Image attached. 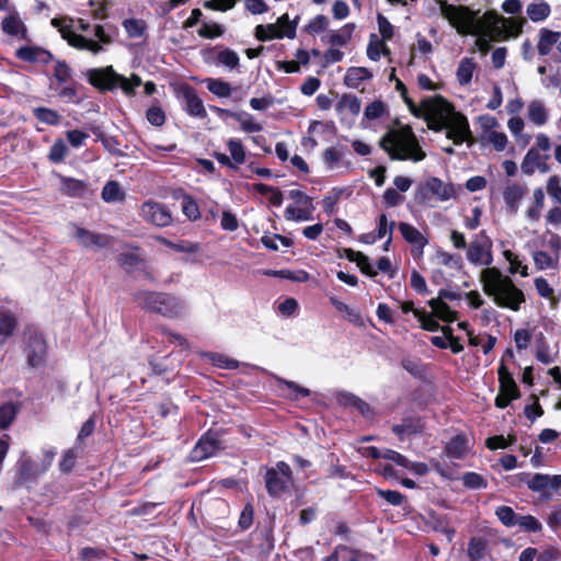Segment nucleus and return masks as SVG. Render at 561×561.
<instances>
[{
	"label": "nucleus",
	"mask_w": 561,
	"mask_h": 561,
	"mask_svg": "<svg viewBox=\"0 0 561 561\" xmlns=\"http://www.w3.org/2000/svg\"><path fill=\"white\" fill-rule=\"evenodd\" d=\"M413 115L424 119L427 128L434 133L445 130L446 138L455 146L467 144L471 147L476 144L467 116L440 94L424 98Z\"/></svg>",
	"instance_id": "nucleus-1"
},
{
	"label": "nucleus",
	"mask_w": 561,
	"mask_h": 561,
	"mask_svg": "<svg viewBox=\"0 0 561 561\" xmlns=\"http://www.w3.org/2000/svg\"><path fill=\"white\" fill-rule=\"evenodd\" d=\"M480 280L484 294L491 297L500 308L518 311L526 301L525 295L513 282L496 267H486L481 272Z\"/></svg>",
	"instance_id": "nucleus-2"
},
{
	"label": "nucleus",
	"mask_w": 561,
	"mask_h": 561,
	"mask_svg": "<svg viewBox=\"0 0 561 561\" xmlns=\"http://www.w3.org/2000/svg\"><path fill=\"white\" fill-rule=\"evenodd\" d=\"M378 145L391 160L419 162L426 158V153L410 125L389 129L380 138Z\"/></svg>",
	"instance_id": "nucleus-3"
},
{
	"label": "nucleus",
	"mask_w": 561,
	"mask_h": 561,
	"mask_svg": "<svg viewBox=\"0 0 561 561\" xmlns=\"http://www.w3.org/2000/svg\"><path fill=\"white\" fill-rule=\"evenodd\" d=\"M134 301L147 312L158 313L168 319H175L182 314V301L168 293L152 290H138L134 294Z\"/></svg>",
	"instance_id": "nucleus-4"
},
{
	"label": "nucleus",
	"mask_w": 561,
	"mask_h": 561,
	"mask_svg": "<svg viewBox=\"0 0 561 561\" xmlns=\"http://www.w3.org/2000/svg\"><path fill=\"white\" fill-rule=\"evenodd\" d=\"M435 2L438 4L443 18L448 20L459 34H472V26L479 11H473L467 5L451 4L446 0H435Z\"/></svg>",
	"instance_id": "nucleus-5"
},
{
	"label": "nucleus",
	"mask_w": 561,
	"mask_h": 561,
	"mask_svg": "<svg viewBox=\"0 0 561 561\" xmlns=\"http://www.w3.org/2000/svg\"><path fill=\"white\" fill-rule=\"evenodd\" d=\"M511 484L514 486L526 484L530 491L550 497L552 492H557L561 488V474L519 472L512 477Z\"/></svg>",
	"instance_id": "nucleus-6"
},
{
	"label": "nucleus",
	"mask_w": 561,
	"mask_h": 561,
	"mask_svg": "<svg viewBox=\"0 0 561 561\" xmlns=\"http://www.w3.org/2000/svg\"><path fill=\"white\" fill-rule=\"evenodd\" d=\"M26 360L30 367L38 368L47 359V342L44 334L34 327H26L23 333Z\"/></svg>",
	"instance_id": "nucleus-7"
},
{
	"label": "nucleus",
	"mask_w": 561,
	"mask_h": 561,
	"mask_svg": "<svg viewBox=\"0 0 561 561\" xmlns=\"http://www.w3.org/2000/svg\"><path fill=\"white\" fill-rule=\"evenodd\" d=\"M293 481V471L285 461H278L276 468H270L265 473V488L270 496L279 497Z\"/></svg>",
	"instance_id": "nucleus-8"
},
{
	"label": "nucleus",
	"mask_w": 561,
	"mask_h": 561,
	"mask_svg": "<svg viewBox=\"0 0 561 561\" xmlns=\"http://www.w3.org/2000/svg\"><path fill=\"white\" fill-rule=\"evenodd\" d=\"M224 448L220 432L210 428L198 438L190 453V459L198 462L215 456L218 450Z\"/></svg>",
	"instance_id": "nucleus-9"
},
{
	"label": "nucleus",
	"mask_w": 561,
	"mask_h": 561,
	"mask_svg": "<svg viewBox=\"0 0 561 561\" xmlns=\"http://www.w3.org/2000/svg\"><path fill=\"white\" fill-rule=\"evenodd\" d=\"M139 215L147 224L159 228L169 227L173 222V216L169 207L152 199L141 204Z\"/></svg>",
	"instance_id": "nucleus-10"
},
{
	"label": "nucleus",
	"mask_w": 561,
	"mask_h": 561,
	"mask_svg": "<svg viewBox=\"0 0 561 561\" xmlns=\"http://www.w3.org/2000/svg\"><path fill=\"white\" fill-rule=\"evenodd\" d=\"M420 194L423 202L430 199L431 195L445 202L456 195V188L453 183H445L437 176H430L425 184L420 187Z\"/></svg>",
	"instance_id": "nucleus-11"
},
{
	"label": "nucleus",
	"mask_w": 561,
	"mask_h": 561,
	"mask_svg": "<svg viewBox=\"0 0 561 561\" xmlns=\"http://www.w3.org/2000/svg\"><path fill=\"white\" fill-rule=\"evenodd\" d=\"M480 237L484 238V242L472 241L467 250V259L471 264L474 265H486L489 266L492 261V241L486 237L485 231L482 230L479 233Z\"/></svg>",
	"instance_id": "nucleus-12"
},
{
	"label": "nucleus",
	"mask_w": 561,
	"mask_h": 561,
	"mask_svg": "<svg viewBox=\"0 0 561 561\" xmlns=\"http://www.w3.org/2000/svg\"><path fill=\"white\" fill-rule=\"evenodd\" d=\"M503 16L499 15L496 11H486L481 18L477 14L476 21L472 26V34L482 32L492 33V39H499L500 35L504 33L499 27V23L503 22Z\"/></svg>",
	"instance_id": "nucleus-13"
},
{
	"label": "nucleus",
	"mask_w": 561,
	"mask_h": 561,
	"mask_svg": "<svg viewBox=\"0 0 561 561\" xmlns=\"http://www.w3.org/2000/svg\"><path fill=\"white\" fill-rule=\"evenodd\" d=\"M115 72L113 66L90 69L87 73L88 82L99 91L113 92L115 91Z\"/></svg>",
	"instance_id": "nucleus-14"
},
{
	"label": "nucleus",
	"mask_w": 561,
	"mask_h": 561,
	"mask_svg": "<svg viewBox=\"0 0 561 561\" xmlns=\"http://www.w3.org/2000/svg\"><path fill=\"white\" fill-rule=\"evenodd\" d=\"M181 94L185 100V111L192 117L206 118L207 112L204 106L203 100L198 96L194 87L184 83L181 87Z\"/></svg>",
	"instance_id": "nucleus-15"
},
{
	"label": "nucleus",
	"mask_w": 561,
	"mask_h": 561,
	"mask_svg": "<svg viewBox=\"0 0 561 561\" xmlns=\"http://www.w3.org/2000/svg\"><path fill=\"white\" fill-rule=\"evenodd\" d=\"M15 57L25 62L43 65H48L55 59L50 50L41 46H21L15 50Z\"/></svg>",
	"instance_id": "nucleus-16"
},
{
	"label": "nucleus",
	"mask_w": 561,
	"mask_h": 561,
	"mask_svg": "<svg viewBox=\"0 0 561 561\" xmlns=\"http://www.w3.org/2000/svg\"><path fill=\"white\" fill-rule=\"evenodd\" d=\"M73 237L83 248H106L110 245L112 237L105 233L92 232L83 227L75 226Z\"/></svg>",
	"instance_id": "nucleus-17"
},
{
	"label": "nucleus",
	"mask_w": 561,
	"mask_h": 561,
	"mask_svg": "<svg viewBox=\"0 0 561 561\" xmlns=\"http://www.w3.org/2000/svg\"><path fill=\"white\" fill-rule=\"evenodd\" d=\"M1 30L4 34L18 37L19 39L30 41L28 31L25 23L20 18L16 10L4 16L1 21Z\"/></svg>",
	"instance_id": "nucleus-18"
},
{
	"label": "nucleus",
	"mask_w": 561,
	"mask_h": 561,
	"mask_svg": "<svg viewBox=\"0 0 561 561\" xmlns=\"http://www.w3.org/2000/svg\"><path fill=\"white\" fill-rule=\"evenodd\" d=\"M425 428V422L422 416H404L401 424H394L392 433L401 440L404 436L422 434Z\"/></svg>",
	"instance_id": "nucleus-19"
},
{
	"label": "nucleus",
	"mask_w": 561,
	"mask_h": 561,
	"mask_svg": "<svg viewBox=\"0 0 561 561\" xmlns=\"http://www.w3.org/2000/svg\"><path fill=\"white\" fill-rule=\"evenodd\" d=\"M470 450L469 439L465 433L451 437L444 446V454L449 459H463Z\"/></svg>",
	"instance_id": "nucleus-20"
},
{
	"label": "nucleus",
	"mask_w": 561,
	"mask_h": 561,
	"mask_svg": "<svg viewBox=\"0 0 561 561\" xmlns=\"http://www.w3.org/2000/svg\"><path fill=\"white\" fill-rule=\"evenodd\" d=\"M548 159V154L541 156L538 150L531 148L524 157L520 165L522 172L526 175H533L535 170L538 169L541 173H546L549 171Z\"/></svg>",
	"instance_id": "nucleus-21"
},
{
	"label": "nucleus",
	"mask_w": 561,
	"mask_h": 561,
	"mask_svg": "<svg viewBox=\"0 0 561 561\" xmlns=\"http://www.w3.org/2000/svg\"><path fill=\"white\" fill-rule=\"evenodd\" d=\"M527 192L528 188L526 185L517 182L510 183L503 191V199L506 209L512 214H516L519 208V202Z\"/></svg>",
	"instance_id": "nucleus-22"
},
{
	"label": "nucleus",
	"mask_w": 561,
	"mask_h": 561,
	"mask_svg": "<svg viewBox=\"0 0 561 561\" xmlns=\"http://www.w3.org/2000/svg\"><path fill=\"white\" fill-rule=\"evenodd\" d=\"M174 199H182V213L190 221H196L201 218L199 206L194 197L183 188L173 192Z\"/></svg>",
	"instance_id": "nucleus-23"
},
{
	"label": "nucleus",
	"mask_w": 561,
	"mask_h": 561,
	"mask_svg": "<svg viewBox=\"0 0 561 561\" xmlns=\"http://www.w3.org/2000/svg\"><path fill=\"white\" fill-rule=\"evenodd\" d=\"M337 402L343 407L356 409L366 419H371L375 415L369 403L351 392L339 393Z\"/></svg>",
	"instance_id": "nucleus-24"
},
{
	"label": "nucleus",
	"mask_w": 561,
	"mask_h": 561,
	"mask_svg": "<svg viewBox=\"0 0 561 561\" xmlns=\"http://www.w3.org/2000/svg\"><path fill=\"white\" fill-rule=\"evenodd\" d=\"M497 376H499V383H500L499 391L511 394L512 397H516V398L520 397V390H519L517 383L515 382L512 373L508 370V368L504 364L503 359L501 360V364L497 368Z\"/></svg>",
	"instance_id": "nucleus-25"
},
{
	"label": "nucleus",
	"mask_w": 561,
	"mask_h": 561,
	"mask_svg": "<svg viewBox=\"0 0 561 561\" xmlns=\"http://www.w3.org/2000/svg\"><path fill=\"white\" fill-rule=\"evenodd\" d=\"M561 557L559 549L549 547L541 552L536 548L528 547L519 554V561H557Z\"/></svg>",
	"instance_id": "nucleus-26"
},
{
	"label": "nucleus",
	"mask_w": 561,
	"mask_h": 561,
	"mask_svg": "<svg viewBox=\"0 0 561 561\" xmlns=\"http://www.w3.org/2000/svg\"><path fill=\"white\" fill-rule=\"evenodd\" d=\"M60 192L69 197H82L88 188L84 181L59 174Z\"/></svg>",
	"instance_id": "nucleus-27"
},
{
	"label": "nucleus",
	"mask_w": 561,
	"mask_h": 561,
	"mask_svg": "<svg viewBox=\"0 0 561 561\" xmlns=\"http://www.w3.org/2000/svg\"><path fill=\"white\" fill-rule=\"evenodd\" d=\"M18 328V318L9 310L0 311V345H4Z\"/></svg>",
	"instance_id": "nucleus-28"
},
{
	"label": "nucleus",
	"mask_w": 561,
	"mask_h": 561,
	"mask_svg": "<svg viewBox=\"0 0 561 561\" xmlns=\"http://www.w3.org/2000/svg\"><path fill=\"white\" fill-rule=\"evenodd\" d=\"M427 304L432 308L434 316L439 320L451 323L458 319V312L451 310L448 304L440 300V298H432Z\"/></svg>",
	"instance_id": "nucleus-29"
},
{
	"label": "nucleus",
	"mask_w": 561,
	"mask_h": 561,
	"mask_svg": "<svg viewBox=\"0 0 561 561\" xmlns=\"http://www.w3.org/2000/svg\"><path fill=\"white\" fill-rule=\"evenodd\" d=\"M561 37L560 32L551 31L549 28H541L539 31V41L537 49L540 56H547L552 50V47L558 44Z\"/></svg>",
	"instance_id": "nucleus-30"
},
{
	"label": "nucleus",
	"mask_w": 561,
	"mask_h": 561,
	"mask_svg": "<svg viewBox=\"0 0 561 561\" xmlns=\"http://www.w3.org/2000/svg\"><path fill=\"white\" fill-rule=\"evenodd\" d=\"M373 78V73L365 67H350L344 76V84L357 89L359 84Z\"/></svg>",
	"instance_id": "nucleus-31"
},
{
	"label": "nucleus",
	"mask_w": 561,
	"mask_h": 561,
	"mask_svg": "<svg viewBox=\"0 0 561 561\" xmlns=\"http://www.w3.org/2000/svg\"><path fill=\"white\" fill-rule=\"evenodd\" d=\"M114 80L115 90L119 88L127 96H134L136 94V88L142 84L140 76L136 73H133L130 78H126L125 76L115 72Z\"/></svg>",
	"instance_id": "nucleus-32"
},
{
	"label": "nucleus",
	"mask_w": 561,
	"mask_h": 561,
	"mask_svg": "<svg viewBox=\"0 0 561 561\" xmlns=\"http://www.w3.org/2000/svg\"><path fill=\"white\" fill-rule=\"evenodd\" d=\"M335 111L339 115L350 113L352 116H357L360 112V101L354 94H343L335 104Z\"/></svg>",
	"instance_id": "nucleus-33"
},
{
	"label": "nucleus",
	"mask_w": 561,
	"mask_h": 561,
	"mask_svg": "<svg viewBox=\"0 0 561 561\" xmlns=\"http://www.w3.org/2000/svg\"><path fill=\"white\" fill-rule=\"evenodd\" d=\"M399 231L402 234V238L410 244L413 245H426L428 240L425 238L422 232L416 229L414 226L408 222H400L398 225Z\"/></svg>",
	"instance_id": "nucleus-34"
},
{
	"label": "nucleus",
	"mask_w": 561,
	"mask_h": 561,
	"mask_svg": "<svg viewBox=\"0 0 561 561\" xmlns=\"http://www.w3.org/2000/svg\"><path fill=\"white\" fill-rule=\"evenodd\" d=\"M528 119L537 126H542L548 121V111L545 104L539 100H534L528 104Z\"/></svg>",
	"instance_id": "nucleus-35"
},
{
	"label": "nucleus",
	"mask_w": 561,
	"mask_h": 561,
	"mask_svg": "<svg viewBox=\"0 0 561 561\" xmlns=\"http://www.w3.org/2000/svg\"><path fill=\"white\" fill-rule=\"evenodd\" d=\"M488 542L482 537H472L468 542L467 556L470 561H480L486 554Z\"/></svg>",
	"instance_id": "nucleus-36"
},
{
	"label": "nucleus",
	"mask_w": 561,
	"mask_h": 561,
	"mask_svg": "<svg viewBox=\"0 0 561 561\" xmlns=\"http://www.w3.org/2000/svg\"><path fill=\"white\" fill-rule=\"evenodd\" d=\"M116 262L127 273L133 272L139 265L146 264V260L136 252H122L116 256Z\"/></svg>",
	"instance_id": "nucleus-37"
},
{
	"label": "nucleus",
	"mask_w": 561,
	"mask_h": 561,
	"mask_svg": "<svg viewBox=\"0 0 561 561\" xmlns=\"http://www.w3.org/2000/svg\"><path fill=\"white\" fill-rule=\"evenodd\" d=\"M20 411V405L14 402H4L0 404V431L7 430L15 420Z\"/></svg>",
	"instance_id": "nucleus-38"
},
{
	"label": "nucleus",
	"mask_w": 561,
	"mask_h": 561,
	"mask_svg": "<svg viewBox=\"0 0 561 561\" xmlns=\"http://www.w3.org/2000/svg\"><path fill=\"white\" fill-rule=\"evenodd\" d=\"M34 117L48 126H58L61 122V115L53 108L39 106L33 110Z\"/></svg>",
	"instance_id": "nucleus-39"
},
{
	"label": "nucleus",
	"mask_w": 561,
	"mask_h": 561,
	"mask_svg": "<svg viewBox=\"0 0 561 561\" xmlns=\"http://www.w3.org/2000/svg\"><path fill=\"white\" fill-rule=\"evenodd\" d=\"M476 67L477 65L472 58L465 57L460 60L456 76L461 85H467L471 82Z\"/></svg>",
	"instance_id": "nucleus-40"
},
{
	"label": "nucleus",
	"mask_w": 561,
	"mask_h": 561,
	"mask_svg": "<svg viewBox=\"0 0 561 561\" xmlns=\"http://www.w3.org/2000/svg\"><path fill=\"white\" fill-rule=\"evenodd\" d=\"M158 242L172 249L179 253H195L198 251V243L191 242L188 240H180L179 242H173L164 237H158Z\"/></svg>",
	"instance_id": "nucleus-41"
},
{
	"label": "nucleus",
	"mask_w": 561,
	"mask_h": 561,
	"mask_svg": "<svg viewBox=\"0 0 561 561\" xmlns=\"http://www.w3.org/2000/svg\"><path fill=\"white\" fill-rule=\"evenodd\" d=\"M550 5L545 2H531L527 7V15L533 22H540L550 15Z\"/></svg>",
	"instance_id": "nucleus-42"
},
{
	"label": "nucleus",
	"mask_w": 561,
	"mask_h": 561,
	"mask_svg": "<svg viewBox=\"0 0 561 561\" xmlns=\"http://www.w3.org/2000/svg\"><path fill=\"white\" fill-rule=\"evenodd\" d=\"M516 526L520 531L528 534H536L542 530V524L538 518L533 515H519L517 516Z\"/></svg>",
	"instance_id": "nucleus-43"
},
{
	"label": "nucleus",
	"mask_w": 561,
	"mask_h": 561,
	"mask_svg": "<svg viewBox=\"0 0 561 561\" xmlns=\"http://www.w3.org/2000/svg\"><path fill=\"white\" fill-rule=\"evenodd\" d=\"M206 85L210 93L218 98H228L231 95L232 88L229 82L222 79H206Z\"/></svg>",
	"instance_id": "nucleus-44"
},
{
	"label": "nucleus",
	"mask_w": 561,
	"mask_h": 561,
	"mask_svg": "<svg viewBox=\"0 0 561 561\" xmlns=\"http://www.w3.org/2000/svg\"><path fill=\"white\" fill-rule=\"evenodd\" d=\"M314 206H301L300 208L289 205L285 210V217L288 220L304 221L312 219Z\"/></svg>",
	"instance_id": "nucleus-45"
},
{
	"label": "nucleus",
	"mask_w": 561,
	"mask_h": 561,
	"mask_svg": "<svg viewBox=\"0 0 561 561\" xmlns=\"http://www.w3.org/2000/svg\"><path fill=\"white\" fill-rule=\"evenodd\" d=\"M254 35L261 42H267L274 38H283V34L279 33V27L275 23L267 25H256Z\"/></svg>",
	"instance_id": "nucleus-46"
},
{
	"label": "nucleus",
	"mask_w": 561,
	"mask_h": 561,
	"mask_svg": "<svg viewBox=\"0 0 561 561\" xmlns=\"http://www.w3.org/2000/svg\"><path fill=\"white\" fill-rule=\"evenodd\" d=\"M227 147L231 156V160L236 163L237 167L239 164H243L247 159L245 149L240 139L231 138L227 141Z\"/></svg>",
	"instance_id": "nucleus-47"
},
{
	"label": "nucleus",
	"mask_w": 561,
	"mask_h": 561,
	"mask_svg": "<svg viewBox=\"0 0 561 561\" xmlns=\"http://www.w3.org/2000/svg\"><path fill=\"white\" fill-rule=\"evenodd\" d=\"M414 317L419 320L420 327L425 331L436 332L440 329V324L435 319L434 313H428L423 309L414 311Z\"/></svg>",
	"instance_id": "nucleus-48"
},
{
	"label": "nucleus",
	"mask_w": 561,
	"mask_h": 561,
	"mask_svg": "<svg viewBox=\"0 0 561 561\" xmlns=\"http://www.w3.org/2000/svg\"><path fill=\"white\" fill-rule=\"evenodd\" d=\"M279 386L282 389L286 388L289 390L288 398L290 400H298L300 398H307L311 394V391L308 388H305L295 381L279 379Z\"/></svg>",
	"instance_id": "nucleus-49"
},
{
	"label": "nucleus",
	"mask_w": 561,
	"mask_h": 561,
	"mask_svg": "<svg viewBox=\"0 0 561 561\" xmlns=\"http://www.w3.org/2000/svg\"><path fill=\"white\" fill-rule=\"evenodd\" d=\"M495 516L507 528L516 527L518 514L507 505H501L495 508Z\"/></svg>",
	"instance_id": "nucleus-50"
},
{
	"label": "nucleus",
	"mask_w": 561,
	"mask_h": 561,
	"mask_svg": "<svg viewBox=\"0 0 561 561\" xmlns=\"http://www.w3.org/2000/svg\"><path fill=\"white\" fill-rule=\"evenodd\" d=\"M298 19L299 18H296L294 21H290L287 13L283 14L277 19L275 24L278 25L279 33L283 34V37H287L290 39L296 37Z\"/></svg>",
	"instance_id": "nucleus-51"
},
{
	"label": "nucleus",
	"mask_w": 561,
	"mask_h": 561,
	"mask_svg": "<svg viewBox=\"0 0 561 561\" xmlns=\"http://www.w3.org/2000/svg\"><path fill=\"white\" fill-rule=\"evenodd\" d=\"M535 265L538 270L556 268L558 266L559 259L554 255H550L546 251H535L533 253Z\"/></svg>",
	"instance_id": "nucleus-52"
},
{
	"label": "nucleus",
	"mask_w": 561,
	"mask_h": 561,
	"mask_svg": "<svg viewBox=\"0 0 561 561\" xmlns=\"http://www.w3.org/2000/svg\"><path fill=\"white\" fill-rule=\"evenodd\" d=\"M354 24L347 23L341 31L332 32L329 36V43L332 46H344L352 37Z\"/></svg>",
	"instance_id": "nucleus-53"
},
{
	"label": "nucleus",
	"mask_w": 561,
	"mask_h": 561,
	"mask_svg": "<svg viewBox=\"0 0 561 561\" xmlns=\"http://www.w3.org/2000/svg\"><path fill=\"white\" fill-rule=\"evenodd\" d=\"M69 149L64 141V139L58 138L55 140V142L51 145L48 153V160L51 163H61L65 161L66 156L68 154Z\"/></svg>",
	"instance_id": "nucleus-54"
},
{
	"label": "nucleus",
	"mask_w": 561,
	"mask_h": 561,
	"mask_svg": "<svg viewBox=\"0 0 561 561\" xmlns=\"http://www.w3.org/2000/svg\"><path fill=\"white\" fill-rule=\"evenodd\" d=\"M344 147H330L327 148L322 154V160L329 169L337 167L344 154Z\"/></svg>",
	"instance_id": "nucleus-55"
},
{
	"label": "nucleus",
	"mask_w": 561,
	"mask_h": 561,
	"mask_svg": "<svg viewBox=\"0 0 561 561\" xmlns=\"http://www.w3.org/2000/svg\"><path fill=\"white\" fill-rule=\"evenodd\" d=\"M516 435H508L507 437H504L503 435H494L485 439V446L490 450L505 449L516 443Z\"/></svg>",
	"instance_id": "nucleus-56"
},
{
	"label": "nucleus",
	"mask_w": 561,
	"mask_h": 561,
	"mask_svg": "<svg viewBox=\"0 0 561 561\" xmlns=\"http://www.w3.org/2000/svg\"><path fill=\"white\" fill-rule=\"evenodd\" d=\"M101 196L104 202L112 203L122 199L124 197V193L122 192L118 182L108 181L103 186Z\"/></svg>",
	"instance_id": "nucleus-57"
},
{
	"label": "nucleus",
	"mask_w": 561,
	"mask_h": 561,
	"mask_svg": "<svg viewBox=\"0 0 561 561\" xmlns=\"http://www.w3.org/2000/svg\"><path fill=\"white\" fill-rule=\"evenodd\" d=\"M78 451L76 448H69L62 453L59 460V470L64 474H69L76 467Z\"/></svg>",
	"instance_id": "nucleus-58"
},
{
	"label": "nucleus",
	"mask_w": 561,
	"mask_h": 561,
	"mask_svg": "<svg viewBox=\"0 0 561 561\" xmlns=\"http://www.w3.org/2000/svg\"><path fill=\"white\" fill-rule=\"evenodd\" d=\"M267 276L279 277L284 279L295 280V282H306L309 278V274L306 271L293 272L289 270H268L264 273Z\"/></svg>",
	"instance_id": "nucleus-59"
},
{
	"label": "nucleus",
	"mask_w": 561,
	"mask_h": 561,
	"mask_svg": "<svg viewBox=\"0 0 561 561\" xmlns=\"http://www.w3.org/2000/svg\"><path fill=\"white\" fill-rule=\"evenodd\" d=\"M123 26L128 34L129 37L136 38L141 37L147 28L146 22L144 20L137 19H126L123 21Z\"/></svg>",
	"instance_id": "nucleus-60"
},
{
	"label": "nucleus",
	"mask_w": 561,
	"mask_h": 561,
	"mask_svg": "<svg viewBox=\"0 0 561 561\" xmlns=\"http://www.w3.org/2000/svg\"><path fill=\"white\" fill-rule=\"evenodd\" d=\"M503 25L505 27L504 33L500 35L499 39H506L510 36H518L523 31L524 20L511 18L503 19Z\"/></svg>",
	"instance_id": "nucleus-61"
},
{
	"label": "nucleus",
	"mask_w": 561,
	"mask_h": 561,
	"mask_svg": "<svg viewBox=\"0 0 561 561\" xmlns=\"http://www.w3.org/2000/svg\"><path fill=\"white\" fill-rule=\"evenodd\" d=\"M62 39L67 41L68 45L79 49V50H85L89 38L81 34H77L71 30H65L61 32Z\"/></svg>",
	"instance_id": "nucleus-62"
},
{
	"label": "nucleus",
	"mask_w": 561,
	"mask_h": 561,
	"mask_svg": "<svg viewBox=\"0 0 561 561\" xmlns=\"http://www.w3.org/2000/svg\"><path fill=\"white\" fill-rule=\"evenodd\" d=\"M225 33V28L222 25L211 22V23H203L198 28L197 34L203 38H216L222 36Z\"/></svg>",
	"instance_id": "nucleus-63"
},
{
	"label": "nucleus",
	"mask_w": 561,
	"mask_h": 561,
	"mask_svg": "<svg viewBox=\"0 0 561 561\" xmlns=\"http://www.w3.org/2000/svg\"><path fill=\"white\" fill-rule=\"evenodd\" d=\"M462 483L468 489H485L488 486V481L484 477L477 472H466L462 476Z\"/></svg>",
	"instance_id": "nucleus-64"
}]
</instances>
